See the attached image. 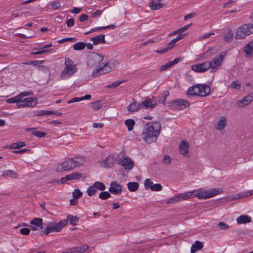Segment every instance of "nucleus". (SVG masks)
Listing matches in <instances>:
<instances>
[{"label":"nucleus","mask_w":253,"mask_h":253,"mask_svg":"<svg viewBox=\"0 0 253 253\" xmlns=\"http://www.w3.org/2000/svg\"><path fill=\"white\" fill-rule=\"evenodd\" d=\"M233 38V32L229 30L227 33L224 35V39L225 41L228 42H230Z\"/></svg>","instance_id":"obj_36"},{"label":"nucleus","mask_w":253,"mask_h":253,"mask_svg":"<svg viewBox=\"0 0 253 253\" xmlns=\"http://www.w3.org/2000/svg\"><path fill=\"white\" fill-rule=\"evenodd\" d=\"M104 59V57L97 52H92L88 56L87 65L93 67L99 64Z\"/></svg>","instance_id":"obj_8"},{"label":"nucleus","mask_w":253,"mask_h":253,"mask_svg":"<svg viewBox=\"0 0 253 253\" xmlns=\"http://www.w3.org/2000/svg\"><path fill=\"white\" fill-rule=\"evenodd\" d=\"M29 227L32 231H36L43 228V219L39 217H35L30 221Z\"/></svg>","instance_id":"obj_10"},{"label":"nucleus","mask_w":253,"mask_h":253,"mask_svg":"<svg viewBox=\"0 0 253 253\" xmlns=\"http://www.w3.org/2000/svg\"><path fill=\"white\" fill-rule=\"evenodd\" d=\"M149 6L152 10H155L162 8L163 4L158 1H152L149 4Z\"/></svg>","instance_id":"obj_33"},{"label":"nucleus","mask_w":253,"mask_h":253,"mask_svg":"<svg viewBox=\"0 0 253 253\" xmlns=\"http://www.w3.org/2000/svg\"><path fill=\"white\" fill-rule=\"evenodd\" d=\"M222 191V189L218 188H213L209 190L199 189L182 193L180 194V197L183 200H187L194 197H197L199 199H206L213 197L221 193Z\"/></svg>","instance_id":"obj_2"},{"label":"nucleus","mask_w":253,"mask_h":253,"mask_svg":"<svg viewBox=\"0 0 253 253\" xmlns=\"http://www.w3.org/2000/svg\"><path fill=\"white\" fill-rule=\"evenodd\" d=\"M109 191L113 194H120L122 191V186L115 181H112L110 183Z\"/></svg>","instance_id":"obj_13"},{"label":"nucleus","mask_w":253,"mask_h":253,"mask_svg":"<svg viewBox=\"0 0 253 253\" xmlns=\"http://www.w3.org/2000/svg\"><path fill=\"white\" fill-rule=\"evenodd\" d=\"M115 28H116V26L115 25L112 24L111 25H109V26H107L98 27L96 28H92L90 30V32L100 31L102 30H104V29H110V28L115 29Z\"/></svg>","instance_id":"obj_37"},{"label":"nucleus","mask_w":253,"mask_h":253,"mask_svg":"<svg viewBox=\"0 0 253 253\" xmlns=\"http://www.w3.org/2000/svg\"><path fill=\"white\" fill-rule=\"evenodd\" d=\"M170 67H171V66L169 62H168L167 63H166L165 65H163L161 66L160 71H165V70H167V69L170 68Z\"/></svg>","instance_id":"obj_58"},{"label":"nucleus","mask_w":253,"mask_h":253,"mask_svg":"<svg viewBox=\"0 0 253 253\" xmlns=\"http://www.w3.org/2000/svg\"><path fill=\"white\" fill-rule=\"evenodd\" d=\"M76 167V165L74 164V161L72 158L58 165L56 168V171L57 172H62L63 171L70 170Z\"/></svg>","instance_id":"obj_9"},{"label":"nucleus","mask_w":253,"mask_h":253,"mask_svg":"<svg viewBox=\"0 0 253 253\" xmlns=\"http://www.w3.org/2000/svg\"><path fill=\"white\" fill-rule=\"evenodd\" d=\"M88 18V16L87 14H83L80 16L79 20L80 22H84V21L87 20Z\"/></svg>","instance_id":"obj_62"},{"label":"nucleus","mask_w":253,"mask_h":253,"mask_svg":"<svg viewBox=\"0 0 253 253\" xmlns=\"http://www.w3.org/2000/svg\"><path fill=\"white\" fill-rule=\"evenodd\" d=\"M189 151V144L187 141L183 140L180 143L179 152L180 154L187 156Z\"/></svg>","instance_id":"obj_17"},{"label":"nucleus","mask_w":253,"mask_h":253,"mask_svg":"<svg viewBox=\"0 0 253 253\" xmlns=\"http://www.w3.org/2000/svg\"><path fill=\"white\" fill-rule=\"evenodd\" d=\"M93 186L97 189H98L100 191H103L105 189L106 187L105 185L101 182L96 181L94 183Z\"/></svg>","instance_id":"obj_40"},{"label":"nucleus","mask_w":253,"mask_h":253,"mask_svg":"<svg viewBox=\"0 0 253 253\" xmlns=\"http://www.w3.org/2000/svg\"><path fill=\"white\" fill-rule=\"evenodd\" d=\"M105 37L104 35L101 34L90 38V41L93 42L94 45L104 43L106 42Z\"/></svg>","instance_id":"obj_21"},{"label":"nucleus","mask_w":253,"mask_h":253,"mask_svg":"<svg viewBox=\"0 0 253 253\" xmlns=\"http://www.w3.org/2000/svg\"><path fill=\"white\" fill-rule=\"evenodd\" d=\"M77 71V67L75 63L68 57L65 59V67L62 71L60 78L65 80L71 77Z\"/></svg>","instance_id":"obj_5"},{"label":"nucleus","mask_w":253,"mask_h":253,"mask_svg":"<svg viewBox=\"0 0 253 253\" xmlns=\"http://www.w3.org/2000/svg\"><path fill=\"white\" fill-rule=\"evenodd\" d=\"M225 56V52H222L219 55L215 57L211 62H208L209 68H211L212 72L217 71L218 66H219L223 62Z\"/></svg>","instance_id":"obj_7"},{"label":"nucleus","mask_w":253,"mask_h":253,"mask_svg":"<svg viewBox=\"0 0 253 253\" xmlns=\"http://www.w3.org/2000/svg\"><path fill=\"white\" fill-rule=\"evenodd\" d=\"M231 87L233 88H235L236 89H239L241 87L240 84L237 83L236 82L234 81L232 82L231 84Z\"/></svg>","instance_id":"obj_64"},{"label":"nucleus","mask_w":253,"mask_h":253,"mask_svg":"<svg viewBox=\"0 0 253 253\" xmlns=\"http://www.w3.org/2000/svg\"><path fill=\"white\" fill-rule=\"evenodd\" d=\"M191 26L192 23L186 25L184 26L183 27L179 29V31H180V33H182L185 31L186 30H188Z\"/></svg>","instance_id":"obj_61"},{"label":"nucleus","mask_w":253,"mask_h":253,"mask_svg":"<svg viewBox=\"0 0 253 253\" xmlns=\"http://www.w3.org/2000/svg\"><path fill=\"white\" fill-rule=\"evenodd\" d=\"M122 82L120 81H116L113 83L112 84L107 86L108 88H115L120 85V84L122 83Z\"/></svg>","instance_id":"obj_57"},{"label":"nucleus","mask_w":253,"mask_h":253,"mask_svg":"<svg viewBox=\"0 0 253 253\" xmlns=\"http://www.w3.org/2000/svg\"><path fill=\"white\" fill-rule=\"evenodd\" d=\"M91 107L94 110H97L102 107V104L100 100L91 103Z\"/></svg>","instance_id":"obj_41"},{"label":"nucleus","mask_w":253,"mask_h":253,"mask_svg":"<svg viewBox=\"0 0 253 253\" xmlns=\"http://www.w3.org/2000/svg\"><path fill=\"white\" fill-rule=\"evenodd\" d=\"M173 106L177 109L182 110L190 105V103L186 100L184 99H176L171 102Z\"/></svg>","instance_id":"obj_11"},{"label":"nucleus","mask_w":253,"mask_h":253,"mask_svg":"<svg viewBox=\"0 0 253 253\" xmlns=\"http://www.w3.org/2000/svg\"><path fill=\"white\" fill-rule=\"evenodd\" d=\"M80 101H82L81 97H74V98L69 100V101H68L67 103L68 104H70V103H72L74 102H79Z\"/></svg>","instance_id":"obj_60"},{"label":"nucleus","mask_w":253,"mask_h":253,"mask_svg":"<svg viewBox=\"0 0 253 253\" xmlns=\"http://www.w3.org/2000/svg\"><path fill=\"white\" fill-rule=\"evenodd\" d=\"M128 190L131 192L136 191L139 187V184L136 182H129L127 184Z\"/></svg>","instance_id":"obj_34"},{"label":"nucleus","mask_w":253,"mask_h":253,"mask_svg":"<svg viewBox=\"0 0 253 253\" xmlns=\"http://www.w3.org/2000/svg\"><path fill=\"white\" fill-rule=\"evenodd\" d=\"M172 47H173V45H171V46L168 45L166 48H164L159 50H157L156 52L158 53H160V54L165 53V52H167V51H168L169 49H171Z\"/></svg>","instance_id":"obj_52"},{"label":"nucleus","mask_w":253,"mask_h":253,"mask_svg":"<svg viewBox=\"0 0 253 253\" xmlns=\"http://www.w3.org/2000/svg\"><path fill=\"white\" fill-rule=\"evenodd\" d=\"M32 134L39 138H42L46 135V133L44 132L38 131H33Z\"/></svg>","instance_id":"obj_50"},{"label":"nucleus","mask_w":253,"mask_h":253,"mask_svg":"<svg viewBox=\"0 0 253 253\" xmlns=\"http://www.w3.org/2000/svg\"><path fill=\"white\" fill-rule=\"evenodd\" d=\"M182 59V58L178 57V58L175 59L174 60H173V61H169V62L171 66H172L174 64H176L177 63H178L179 62H180Z\"/></svg>","instance_id":"obj_63"},{"label":"nucleus","mask_w":253,"mask_h":253,"mask_svg":"<svg viewBox=\"0 0 253 253\" xmlns=\"http://www.w3.org/2000/svg\"><path fill=\"white\" fill-rule=\"evenodd\" d=\"M86 46V44L84 42H79L76 43L74 45L73 48L74 49L76 50H80L84 49Z\"/></svg>","instance_id":"obj_39"},{"label":"nucleus","mask_w":253,"mask_h":253,"mask_svg":"<svg viewBox=\"0 0 253 253\" xmlns=\"http://www.w3.org/2000/svg\"><path fill=\"white\" fill-rule=\"evenodd\" d=\"M83 174L81 173L74 172L72 173L67 175L66 176V178L69 180H73L76 179H79L82 176Z\"/></svg>","instance_id":"obj_27"},{"label":"nucleus","mask_w":253,"mask_h":253,"mask_svg":"<svg viewBox=\"0 0 253 253\" xmlns=\"http://www.w3.org/2000/svg\"><path fill=\"white\" fill-rule=\"evenodd\" d=\"M25 146V142L22 141H18L16 143H11L10 145H7L5 148L10 149H19Z\"/></svg>","instance_id":"obj_30"},{"label":"nucleus","mask_w":253,"mask_h":253,"mask_svg":"<svg viewBox=\"0 0 253 253\" xmlns=\"http://www.w3.org/2000/svg\"><path fill=\"white\" fill-rule=\"evenodd\" d=\"M203 247L202 243L199 241H196L195 243L192 246L191 248V253H195L197 251L201 249Z\"/></svg>","instance_id":"obj_31"},{"label":"nucleus","mask_w":253,"mask_h":253,"mask_svg":"<svg viewBox=\"0 0 253 253\" xmlns=\"http://www.w3.org/2000/svg\"><path fill=\"white\" fill-rule=\"evenodd\" d=\"M199 85L200 96L205 97L209 95L211 92V88L209 85L204 84H198Z\"/></svg>","instance_id":"obj_18"},{"label":"nucleus","mask_w":253,"mask_h":253,"mask_svg":"<svg viewBox=\"0 0 253 253\" xmlns=\"http://www.w3.org/2000/svg\"><path fill=\"white\" fill-rule=\"evenodd\" d=\"M100 70L101 69H100V68L94 69L92 73V76L94 77L100 76L101 75H102V73L101 71H100Z\"/></svg>","instance_id":"obj_51"},{"label":"nucleus","mask_w":253,"mask_h":253,"mask_svg":"<svg viewBox=\"0 0 253 253\" xmlns=\"http://www.w3.org/2000/svg\"><path fill=\"white\" fill-rule=\"evenodd\" d=\"M142 108L141 103H138L136 101L132 102L128 107L127 110L130 112L137 111L139 109Z\"/></svg>","instance_id":"obj_25"},{"label":"nucleus","mask_w":253,"mask_h":253,"mask_svg":"<svg viewBox=\"0 0 253 253\" xmlns=\"http://www.w3.org/2000/svg\"><path fill=\"white\" fill-rule=\"evenodd\" d=\"M1 176L3 177H10L11 178H18L19 175L15 170H6L2 171Z\"/></svg>","instance_id":"obj_24"},{"label":"nucleus","mask_w":253,"mask_h":253,"mask_svg":"<svg viewBox=\"0 0 253 253\" xmlns=\"http://www.w3.org/2000/svg\"><path fill=\"white\" fill-rule=\"evenodd\" d=\"M51 6L53 9H58L60 7L61 5L59 2L54 1L52 2Z\"/></svg>","instance_id":"obj_54"},{"label":"nucleus","mask_w":253,"mask_h":253,"mask_svg":"<svg viewBox=\"0 0 253 253\" xmlns=\"http://www.w3.org/2000/svg\"><path fill=\"white\" fill-rule=\"evenodd\" d=\"M180 199H181V198H180V196L176 195L175 197H172V198L169 199V200H168L166 201V203L168 204L175 203L179 202L180 200Z\"/></svg>","instance_id":"obj_43"},{"label":"nucleus","mask_w":253,"mask_h":253,"mask_svg":"<svg viewBox=\"0 0 253 253\" xmlns=\"http://www.w3.org/2000/svg\"><path fill=\"white\" fill-rule=\"evenodd\" d=\"M153 184V181L149 178L146 179L144 182V186L146 189H151Z\"/></svg>","instance_id":"obj_47"},{"label":"nucleus","mask_w":253,"mask_h":253,"mask_svg":"<svg viewBox=\"0 0 253 253\" xmlns=\"http://www.w3.org/2000/svg\"><path fill=\"white\" fill-rule=\"evenodd\" d=\"M67 224V222L65 220H61L58 222H49L42 232L45 236H52L51 233L60 232Z\"/></svg>","instance_id":"obj_4"},{"label":"nucleus","mask_w":253,"mask_h":253,"mask_svg":"<svg viewBox=\"0 0 253 253\" xmlns=\"http://www.w3.org/2000/svg\"><path fill=\"white\" fill-rule=\"evenodd\" d=\"M110 64L111 61L109 60L105 63L103 66L100 67V69H101L100 71H101L102 74L109 73L112 71V68L110 66Z\"/></svg>","instance_id":"obj_28"},{"label":"nucleus","mask_w":253,"mask_h":253,"mask_svg":"<svg viewBox=\"0 0 253 253\" xmlns=\"http://www.w3.org/2000/svg\"><path fill=\"white\" fill-rule=\"evenodd\" d=\"M243 51L248 58L253 56V40L250 42L243 48Z\"/></svg>","instance_id":"obj_15"},{"label":"nucleus","mask_w":253,"mask_h":253,"mask_svg":"<svg viewBox=\"0 0 253 253\" xmlns=\"http://www.w3.org/2000/svg\"><path fill=\"white\" fill-rule=\"evenodd\" d=\"M237 104L239 106L244 107L246 105H248L249 104H246V99L244 97L242 99L239 100L237 102Z\"/></svg>","instance_id":"obj_59"},{"label":"nucleus","mask_w":253,"mask_h":253,"mask_svg":"<svg viewBox=\"0 0 253 253\" xmlns=\"http://www.w3.org/2000/svg\"><path fill=\"white\" fill-rule=\"evenodd\" d=\"M252 34H253V24H244L238 28L235 39H242Z\"/></svg>","instance_id":"obj_6"},{"label":"nucleus","mask_w":253,"mask_h":253,"mask_svg":"<svg viewBox=\"0 0 253 253\" xmlns=\"http://www.w3.org/2000/svg\"><path fill=\"white\" fill-rule=\"evenodd\" d=\"M30 228H23L20 229V232L24 235H28L30 233Z\"/></svg>","instance_id":"obj_53"},{"label":"nucleus","mask_w":253,"mask_h":253,"mask_svg":"<svg viewBox=\"0 0 253 253\" xmlns=\"http://www.w3.org/2000/svg\"><path fill=\"white\" fill-rule=\"evenodd\" d=\"M237 222L239 224H246L252 221L251 217L247 215H242L236 219Z\"/></svg>","instance_id":"obj_23"},{"label":"nucleus","mask_w":253,"mask_h":253,"mask_svg":"<svg viewBox=\"0 0 253 253\" xmlns=\"http://www.w3.org/2000/svg\"><path fill=\"white\" fill-rule=\"evenodd\" d=\"M119 165L122 166L125 169L130 170L133 167V163L132 161L127 158H122L119 160Z\"/></svg>","instance_id":"obj_14"},{"label":"nucleus","mask_w":253,"mask_h":253,"mask_svg":"<svg viewBox=\"0 0 253 253\" xmlns=\"http://www.w3.org/2000/svg\"><path fill=\"white\" fill-rule=\"evenodd\" d=\"M88 247L87 245H83L81 247H77L70 249L71 253H83L87 249Z\"/></svg>","instance_id":"obj_26"},{"label":"nucleus","mask_w":253,"mask_h":253,"mask_svg":"<svg viewBox=\"0 0 253 253\" xmlns=\"http://www.w3.org/2000/svg\"><path fill=\"white\" fill-rule=\"evenodd\" d=\"M208 62H205L203 63L193 65L192 66L191 69L196 72L204 73L209 69Z\"/></svg>","instance_id":"obj_12"},{"label":"nucleus","mask_w":253,"mask_h":253,"mask_svg":"<svg viewBox=\"0 0 253 253\" xmlns=\"http://www.w3.org/2000/svg\"><path fill=\"white\" fill-rule=\"evenodd\" d=\"M74 162V164L76 165V167H80L83 165L85 162V159L84 157H78L72 158Z\"/></svg>","instance_id":"obj_32"},{"label":"nucleus","mask_w":253,"mask_h":253,"mask_svg":"<svg viewBox=\"0 0 253 253\" xmlns=\"http://www.w3.org/2000/svg\"><path fill=\"white\" fill-rule=\"evenodd\" d=\"M142 108L154 109L157 105V102L156 101H152L150 98L146 99L143 102L141 103Z\"/></svg>","instance_id":"obj_19"},{"label":"nucleus","mask_w":253,"mask_h":253,"mask_svg":"<svg viewBox=\"0 0 253 253\" xmlns=\"http://www.w3.org/2000/svg\"><path fill=\"white\" fill-rule=\"evenodd\" d=\"M86 192L89 196H92L97 192V190L93 185L88 187Z\"/></svg>","instance_id":"obj_42"},{"label":"nucleus","mask_w":253,"mask_h":253,"mask_svg":"<svg viewBox=\"0 0 253 253\" xmlns=\"http://www.w3.org/2000/svg\"><path fill=\"white\" fill-rule=\"evenodd\" d=\"M163 162L166 165H169L171 163V159L168 155H165L164 157Z\"/></svg>","instance_id":"obj_55"},{"label":"nucleus","mask_w":253,"mask_h":253,"mask_svg":"<svg viewBox=\"0 0 253 253\" xmlns=\"http://www.w3.org/2000/svg\"><path fill=\"white\" fill-rule=\"evenodd\" d=\"M252 194V193L251 191L245 192L241 193L238 195H236L235 197H234L232 199L233 200H237V199H238L240 198L247 197L251 196Z\"/></svg>","instance_id":"obj_38"},{"label":"nucleus","mask_w":253,"mask_h":253,"mask_svg":"<svg viewBox=\"0 0 253 253\" xmlns=\"http://www.w3.org/2000/svg\"><path fill=\"white\" fill-rule=\"evenodd\" d=\"M161 129V125L158 122L147 123L143 129L142 137L146 143H153L157 140Z\"/></svg>","instance_id":"obj_1"},{"label":"nucleus","mask_w":253,"mask_h":253,"mask_svg":"<svg viewBox=\"0 0 253 253\" xmlns=\"http://www.w3.org/2000/svg\"><path fill=\"white\" fill-rule=\"evenodd\" d=\"M65 220L67 221V223L69 221L71 225H76L79 220V218L77 216H73L72 214H69L67 216V219H65Z\"/></svg>","instance_id":"obj_29"},{"label":"nucleus","mask_w":253,"mask_h":253,"mask_svg":"<svg viewBox=\"0 0 253 253\" xmlns=\"http://www.w3.org/2000/svg\"><path fill=\"white\" fill-rule=\"evenodd\" d=\"M111 194L107 191L101 192L99 195V197L102 200H106L111 197Z\"/></svg>","instance_id":"obj_44"},{"label":"nucleus","mask_w":253,"mask_h":253,"mask_svg":"<svg viewBox=\"0 0 253 253\" xmlns=\"http://www.w3.org/2000/svg\"><path fill=\"white\" fill-rule=\"evenodd\" d=\"M125 125L127 127L128 130L131 131L135 125V121L133 119L126 120L125 121Z\"/></svg>","instance_id":"obj_35"},{"label":"nucleus","mask_w":253,"mask_h":253,"mask_svg":"<svg viewBox=\"0 0 253 253\" xmlns=\"http://www.w3.org/2000/svg\"><path fill=\"white\" fill-rule=\"evenodd\" d=\"M227 125L226 119L225 117H221L217 122L215 128L218 130H223Z\"/></svg>","instance_id":"obj_22"},{"label":"nucleus","mask_w":253,"mask_h":253,"mask_svg":"<svg viewBox=\"0 0 253 253\" xmlns=\"http://www.w3.org/2000/svg\"><path fill=\"white\" fill-rule=\"evenodd\" d=\"M6 102L8 103H16L18 108H21L34 106L37 103V100L36 98L33 97L26 98L22 100L20 95H17L7 99Z\"/></svg>","instance_id":"obj_3"},{"label":"nucleus","mask_w":253,"mask_h":253,"mask_svg":"<svg viewBox=\"0 0 253 253\" xmlns=\"http://www.w3.org/2000/svg\"><path fill=\"white\" fill-rule=\"evenodd\" d=\"M51 111H45V110H41L39 111H37L36 115L37 116H43V115H51Z\"/></svg>","instance_id":"obj_49"},{"label":"nucleus","mask_w":253,"mask_h":253,"mask_svg":"<svg viewBox=\"0 0 253 253\" xmlns=\"http://www.w3.org/2000/svg\"><path fill=\"white\" fill-rule=\"evenodd\" d=\"M217 227H218L220 230H225L229 229L230 226L229 225L223 222H219L217 224Z\"/></svg>","instance_id":"obj_45"},{"label":"nucleus","mask_w":253,"mask_h":253,"mask_svg":"<svg viewBox=\"0 0 253 253\" xmlns=\"http://www.w3.org/2000/svg\"><path fill=\"white\" fill-rule=\"evenodd\" d=\"M82 195V192L79 189H75L73 192V197L75 199L80 198Z\"/></svg>","instance_id":"obj_46"},{"label":"nucleus","mask_w":253,"mask_h":253,"mask_svg":"<svg viewBox=\"0 0 253 253\" xmlns=\"http://www.w3.org/2000/svg\"><path fill=\"white\" fill-rule=\"evenodd\" d=\"M67 41L75 42L76 41V39L75 38H67L63 39L61 40L60 41H59L58 42L59 43H62L65 42H67Z\"/></svg>","instance_id":"obj_56"},{"label":"nucleus","mask_w":253,"mask_h":253,"mask_svg":"<svg viewBox=\"0 0 253 253\" xmlns=\"http://www.w3.org/2000/svg\"><path fill=\"white\" fill-rule=\"evenodd\" d=\"M162 189V186L159 183L154 184L151 187V190L153 191H159Z\"/></svg>","instance_id":"obj_48"},{"label":"nucleus","mask_w":253,"mask_h":253,"mask_svg":"<svg viewBox=\"0 0 253 253\" xmlns=\"http://www.w3.org/2000/svg\"><path fill=\"white\" fill-rule=\"evenodd\" d=\"M200 90L199 85L197 84L189 87L187 94L190 96H200Z\"/></svg>","instance_id":"obj_20"},{"label":"nucleus","mask_w":253,"mask_h":253,"mask_svg":"<svg viewBox=\"0 0 253 253\" xmlns=\"http://www.w3.org/2000/svg\"><path fill=\"white\" fill-rule=\"evenodd\" d=\"M114 162L115 159L114 156L109 155L101 162V165L104 168H110L113 166Z\"/></svg>","instance_id":"obj_16"}]
</instances>
